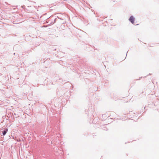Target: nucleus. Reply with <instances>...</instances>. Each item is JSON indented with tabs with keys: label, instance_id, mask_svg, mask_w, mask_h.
Instances as JSON below:
<instances>
[{
	"label": "nucleus",
	"instance_id": "obj_1",
	"mask_svg": "<svg viewBox=\"0 0 159 159\" xmlns=\"http://www.w3.org/2000/svg\"><path fill=\"white\" fill-rule=\"evenodd\" d=\"M129 21L133 24H134V18L133 16H131L129 19Z\"/></svg>",
	"mask_w": 159,
	"mask_h": 159
},
{
	"label": "nucleus",
	"instance_id": "obj_2",
	"mask_svg": "<svg viewBox=\"0 0 159 159\" xmlns=\"http://www.w3.org/2000/svg\"><path fill=\"white\" fill-rule=\"evenodd\" d=\"M8 131V129H6L4 130L3 131H2V135L3 136H4L7 133V132Z\"/></svg>",
	"mask_w": 159,
	"mask_h": 159
},
{
	"label": "nucleus",
	"instance_id": "obj_3",
	"mask_svg": "<svg viewBox=\"0 0 159 159\" xmlns=\"http://www.w3.org/2000/svg\"><path fill=\"white\" fill-rule=\"evenodd\" d=\"M128 53V52H127V53ZM127 55V54H126V55Z\"/></svg>",
	"mask_w": 159,
	"mask_h": 159
}]
</instances>
